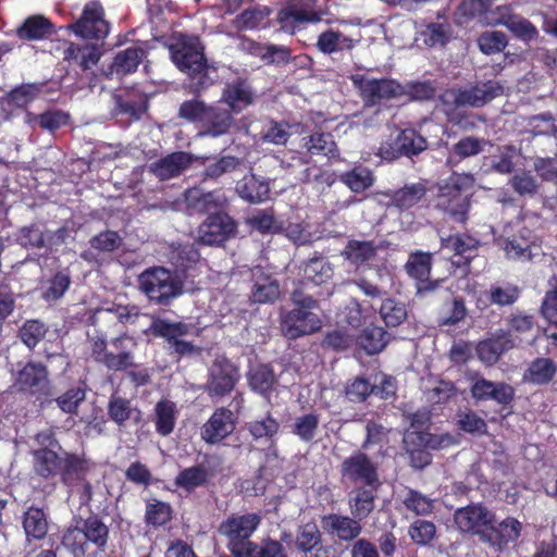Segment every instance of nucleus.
<instances>
[{"mask_svg": "<svg viewBox=\"0 0 557 557\" xmlns=\"http://www.w3.org/2000/svg\"><path fill=\"white\" fill-rule=\"evenodd\" d=\"M377 248V245L372 240L351 239L347 243L343 255L352 264L359 267L373 260Z\"/></svg>", "mask_w": 557, "mask_h": 557, "instance_id": "nucleus-39", "label": "nucleus"}, {"mask_svg": "<svg viewBox=\"0 0 557 557\" xmlns=\"http://www.w3.org/2000/svg\"><path fill=\"white\" fill-rule=\"evenodd\" d=\"M89 470L90 463L88 460L74 454L63 453L62 467L59 472L63 484L84 479Z\"/></svg>", "mask_w": 557, "mask_h": 557, "instance_id": "nucleus-36", "label": "nucleus"}, {"mask_svg": "<svg viewBox=\"0 0 557 557\" xmlns=\"http://www.w3.org/2000/svg\"><path fill=\"white\" fill-rule=\"evenodd\" d=\"M515 346H517V342L510 335L499 334L493 338L480 342L476 346V354L482 362L493 364L503 352Z\"/></svg>", "mask_w": 557, "mask_h": 557, "instance_id": "nucleus-30", "label": "nucleus"}, {"mask_svg": "<svg viewBox=\"0 0 557 557\" xmlns=\"http://www.w3.org/2000/svg\"><path fill=\"white\" fill-rule=\"evenodd\" d=\"M522 528V523L513 517H507L499 522L495 520L493 527H490L487 535H483V543L495 552H503L509 543L520 537Z\"/></svg>", "mask_w": 557, "mask_h": 557, "instance_id": "nucleus-17", "label": "nucleus"}, {"mask_svg": "<svg viewBox=\"0 0 557 557\" xmlns=\"http://www.w3.org/2000/svg\"><path fill=\"white\" fill-rule=\"evenodd\" d=\"M109 541V527L98 517L90 516L75 528H69L62 536V545L74 557H84L89 545L104 550Z\"/></svg>", "mask_w": 557, "mask_h": 557, "instance_id": "nucleus-2", "label": "nucleus"}, {"mask_svg": "<svg viewBox=\"0 0 557 557\" xmlns=\"http://www.w3.org/2000/svg\"><path fill=\"white\" fill-rule=\"evenodd\" d=\"M333 275L331 263L324 258H312L304 268V278L314 285H320Z\"/></svg>", "mask_w": 557, "mask_h": 557, "instance_id": "nucleus-48", "label": "nucleus"}, {"mask_svg": "<svg viewBox=\"0 0 557 557\" xmlns=\"http://www.w3.org/2000/svg\"><path fill=\"white\" fill-rule=\"evenodd\" d=\"M177 418L176 405L168 399L158 401L154 406V424L156 431L166 436L174 430Z\"/></svg>", "mask_w": 557, "mask_h": 557, "instance_id": "nucleus-38", "label": "nucleus"}, {"mask_svg": "<svg viewBox=\"0 0 557 557\" xmlns=\"http://www.w3.org/2000/svg\"><path fill=\"white\" fill-rule=\"evenodd\" d=\"M238 380L236 368L224 357H218L209 370L206 391L210 397H222L233 391Z\"/></svg>", "mask_w": 557, "mask_h": 557, "instance_id": "nucleus-14", "label": "nucleus"}, {"mask_svg": "<svg viewBox=\"0 0 557 557\" xmlns=\"http://www.w3.org/2000/svg\"><path fill=\"white\" fill-rule=\"evenodd\" d=\"M471 395L476 400H494L507 405L513 399L515 391L509 384L479 377L471 386Z\"/></svg>", "mask_w": 557, "mask_h": 557, "instance_id": "nucleus-21", "label": "nucleus"}, {"mask_svg": "<svg viewBox=\"0 0 557 557\" xmlns=\"http://www.w3.org/2000/svg\"><path fill=\"white\" fill-rule=\"evenodd\" d=\"M51 33L50 22L41 15H34L25 20L17 29V36L21 39L38 40Z\"/></svg>", "mask_w": 557, "mask_h": 557, "instance_id": "nucleus-44", "label": "nucleus"}, {"mask_svg": "<svg viewBox=\"0 0 557 557\" xmlns=\"http://www.w3.org/2000/svg\"><path fill=\"white\" fill-rule=\"evenodd\" d=\"M150 330L156 336L166 339L169 345H172L180 337L187 335L191 327L182 322L154 319L150 325Z\"/></svg>", "mask_w": 557, "mask_h": 557, "instance_id": "nucleus-43", "label": "nucleus"}, {"mask_svg": "<svg viewBox=\"0 0 557 557\" xmlns=\"http://www.w3.org/2000/svg\"><path fill=\"white\" fill-rule=\"evenodd\" d=\"M235 417L232 410L216 409L201 428V438L209 444H216L233 433Z\"/></svg>", "mask_w": 557, "mask_h": 557, "instance_id": "nucleus-18", "label": "nucleus"}, {"mask_svg": "<svg viewBox=\"0 0 557 557\" xmlns=\"http://www.w3.org/2000/svg\"><path fill=\"white\" fill-rule=\"evenodd\" d=\"M426 149V140L412 128L401 131L394 144H383L380 156L386 160H394L400 156L412 157Z\"/></svg>", "mask_w": 557, "mask_h": 557, "instance_id": "nucleus-15", "label": "nucleus"}, {"mask_svg": "<svg viewBox=\"0 0 557 557\" xmlns=\"http://www.w3.org/2000/svg\"><path fill=\"white\" fill-rule=\"evenodd\" d=\"M542 315L552 324L557 325V276L548 280V286L541 306Z\"/></svg>", "mask_w": 557, "mask_h": 557, "instance_id": "nucleus-62", "label": "nucleus"}, {"mask_svg": "<svg viewBox=\"0 0 557 557\" xmlns=\"http://www.w3.org/2000/svg\"><path fill=\"white\" fill-rule=\"evenodd\" d=\"M271 10L268 7H255L243 11L234 20L237 29L253 30L265 28L270 22Z\"/></svg>", "mask_w": 557, "mask_h": 557, "instance_id": "nucleus-35", "label": "nucleus"}, {"mask_svg": "<svg viewBox=\"0 0 557 557\" xmlns=\"http://www.w3.org/2000/svg\"><path fill=\"white\" fill-rule=\"evenodd\" d=\"M354 85L359 89L367 104H375L383 99L394 98L401 94V87L392 79H376L363 74L351 76Z\"/></svg>", "mask_w": 557, "mask_h": 557, "instance_id": "nucleus-12", "label": "nucleus"}, {"mask_svg": "<svg viewBox=\"0 0 557 557\" xmlns=\"http://www.w3.org/2000/svg\"><path fill=\"white\" fill-rule=\"evenodd\" d=\"M432 255L430 252L414 251L410 253L406 263L409 276L417 281V292L422 294L436 288L437 282H430Z\"/></svg>", "mask_w": 557, "mask_h": 557, "instance_id": "nucleus-20", "label": "nucleus"}, {"mask_svg": "<svg viewBox=\"0 0 557 557\" xmlns=\"http://www.w3.org/2000/svg\"><path fill=\"white\" fill-rule=\"evenodd\" d=\"M404 505L406 509L412 511L417 516H426L432 513L434 509V500L420 492L409 490Z\"/></svg>", "mask_w": 557, "mask_h": 557, "instance_id": "nucleus-61", "label": "nucleus"}, {"mask_svg": "<svg viewBox=\"0 0 557 557\" xmlns=\"http://www.w3.org/2000/svg\"><path fill=\"white\" fill-rule=\"evenodd\" d=\"M234 221L225 213L210 214L199 226L197 239L203 245H220L234 235Z\"/></svg>", "mask_w": 557, "mask_h": 557, "instance_id": "nucleus-16", "label": "nucleus"}, {"mask_svg": "<svg viewBox=\"0 0 557 557\" xmlns=\"http://www.w3.org/2000/svg\"><path fill=\"white\" fill-rule=\"evenodd\" d=\"M22 525L27 544L33 541H41L48 534V516L44 509L32 506L23 513Z\"/></svg>", "mask_w": 557, "mask_h": 557, "instance_id": "nucleus-27", "label": "nucleus"}, {"mask_svg": "<svg viewBox=\"0 0 557 557\" xmlns=\"http://www.w3.org/2000/svg\"><path fill=\"white\" fill-rule=\"evenodd\" d=\"M262 517L256 512L233 513L219 525V534L225 537L226 547L234 557H251L258 544L251 536L258 530Z\"/></svg>", "mask_w": 557, "mask_h": 557, "instance_id": "nucleus-1", "label": "nucleus"}, {"mask_svg": "<svg viewBox=\"0 0 557 557\" xmlns=\"http://www.w3.org/2000/svg\"><path fill=\"white\" fill-rule=\"evenodd\" d=\"M280 429L278 422L271 416L267 414L262 419L249 422L248 430L255 438H272L277 434Z\"/></svg>", "mask_w": 557, "mask_h": 557, "instance_id": "nucleus-64", "label": "nucleus"}, {"mask_svg": "<svg viewBox=\"0 0 557 557\" xmlns=\"http://www.w3.org/2000/svg\"><path fill=\"white\" fill-rule=\"evenodd\" d=\"M34 470L45 479L59 474L62 467L63 453L52 448H37L33 451Z\"/></svg>", "mask_w": 557, "mask_h": 557, "instance_id": "nucleus-31", "label": "nucleus"}, {"mask_svg": "<svg viewBox=\"0 0 557 557\" xmlns=\"http://www.w3.org/2000/svg\"><path fill=\"white\" fill-rule=\"evenodd\" d=\"M343 482L350 484H363L371 488L380 485L377 468L363 453H356L346 458L341 466Z\"/></svg>", "mask_w": 557, "mask_h": 557, "instance_id": "nucleus-9", "label": "nucleus"}, {"mask_svg": "<svg viewBox=\"0 0 557 557\" xmlns=\"http://www.w3.org/2000/svg\"><path fill=\"white\" fill-rule=\"evenodd\" d=\"M404 443L408 450L412 453V462L414 467L422 468L430 463V458L419 448L428 447L431 449H444L459 443L458 435L449 433L430 434L422 432H407L404 437Z\"/></svg>", "mask_w": 557, "mask_h": 557, "instance_id": "nucleus-8", "label": "nucleus"}, {"mask_svg": "<svg viewBox=\"0 0 557 557\" xmlns=\"http://www.w3.org/2000/svg\"><path fill=\"white\" fill-rule=\"evenodd\" d=\"M425 195V188L421 184L406 185L391 196V205L399 209H409L417 205Z\"/></svg>", "mask_w": 557, "mask_h": 557, "instance_id": "nucleus-47", "label": "nucleus"}, {"mask_svg": "<svg viewBox=\"0 0 557 557\" xmlns=\"http://www.w3.org/2000/svg\"><path fill=\"white\" fill-rule=\"evenodd\" d=\"M321 522L327 533L335 534L342 541H352L362 531L360 520L354 517L330 513L323 516Z\"/></svg>", "mask_w": 557, "mask_h": 557, "instance_id": "nucleus-25", "label": "nucleus"}, {"mask_svg": "<svg viewBox=\"0 0 557 557\" xmlns=\"http://www.w3.org/2000/svg\"><path fill=\"white\" fill-rule=\"evenodd\" d=\"M193 160L188 152H172L150 163L149 171L160 181H166L180 176L191 165Z\"/></svg>", "mask_w": 557, "mask_h": 557, "instance_id": "nucleus-19", "label": "nucleus"}, {"mask_svg": "<svg viewBox=\"0 0 557 557\" xmlns=\"http://www.w3.org/2000/svg\"><path fill=\"white\" fill-rule=\"evenodd\" d=\"M15 385L25 393H42L48 387V372L42 364L29 362L18 371Z\"/></svg>", "mask_w": 557, "mask_h": 557, "instance_id": "nucleus-24", "label": "nucleus"}, {"mask_svg": "<svg viewBox=\"0 0 557 557\" xmlns=\"http://www.w3.org/2000/svg\"><path fill=\"white\" fill-rule=\"evenodd\" d=\"M70 28L82 38L96 40L106 38L110 32L109 23L104 18V10L97 1L88 2L84 7L81 18Z\"/></svg>", "mask_w": 557, "mask_h": 557, "instance_id": "nucleus-10", "label": "nucleus"}, {"mask_svg": "<svg viewBox=\"0 0 557 557\" xmlns=\"http://www.w3.org/2000/svg\"><path fill=\"white\" fill-rule=\"evenodd\" d=\"M382 320L387 326H398L407 318V310L403 302L394 299H385L380 308Z\"/></svg>", "mask_w": 557, "mask_h": 557, "instance_id": "nucleus-57", "label": "nucleus"}, {"mask_svg": "<svg viewBox=\"0 0 557 557\" xmlns=\"http://www.w3.org/2000/svg\"><path fill=\"white\" fill-rule=\"evenodd\" d=\"M305 147L312 154L334 156L336 152V145L331 134H312L306 139Z\"/></svg>", "mask_w": 557, "mask_h": 557, "instance_id": "nucleus-58", "label": "nucleus"}, {"mask_svg": "<svg viewBox=\"0 0 557 557\" xmlns=\"http://www.w3.org/2000/svg\"><path fill=\"white\" fill-rule=\"evenodd\" d=\"M108 414L117 425L122 426L129 419L135 422L140 420V411L133 408L131 401L116 394H113L108 404Z\"/></svg>", "mask_w": 557, "mask_h": 557, "instance_id": "nucleus-40", "label": "nucleus"}, {"mask_svg": "<svg viewBox=\"0 0 557 557\" xmlns=\"http://www.w3.org/2000/svg\"><path fill=\"white\" fill-rule=\"evenodd\" d=\"M295 547L300 553H311L312 557H327L329 553V548L322 545V533L313 522L299 525L295 537Z\"/></svg>", "mask_w": 557, "mask_h": 557, "instance_id": "nucleus-23", "label": "nucleus"}, {"mask_svg": "<svg viewBox=\"0 0 557 557\" xmlns=\"http://www.w3.org/2000/svg\"><path fill=\"white\" fill-rule=\"evenodd\" d=\"M474 177L471 174L454 173L438 189L436 207L450 214L456 221L463 222L469 209L468 196L462 193L471 188Z\"/></svg>", "mask_w": 557, "mask_h": 557, "instance_id": "nucleus-5", "label": "nucleus"}, {"mask_svg": "<svg viewBox=\"0 0 557 557\" xmlns=\"http://www.w3.org/2000/svg\"><path fill=\"white\" fill-rule=\"evenodd\" d=\"M320 15L315 12L312 0H296L288 3L277 14V21L281 29L288 34H294L306 23L320 21Z\"/></svg>", "mask_w": 557, "mask_h": 557, "instance_id": "nucleus-13", "label": "nucleus"}, {"mask_svg": "<svg viewBox=\"0 0 557 557\" xmlns=\"http://www.w3.org/2000/svg\"><path fill=\"white\" fill-rule=\"evenodd\" d=\"M187 209L194 213H210L225 205V197L218 191L203 193L199 188H189L185 193Z\"/></svg>", "mask_w": 557, "mask_h": 557, "instance_id": "nucleus-26", "label": "nucleus"}, {"mask_svg": "<svg viewBox=\"0 0 557 557\" xmlns=\"http://www.w3.org/2000/svg\"><path fill=\"white\" fill-rule=\"evenodd\" d=\"M172 510L169 504L157 499L149 500L146 505V522L153 527H160L170 521Z\"/></svg>", "mask_w": 557, "mask_h": 557, "instance_id": "nucleus-60", "label": "nucleus"}, {"mask_svg": "<svg viewBox=\"0 0 557 557\" xmlns=\"http://www.w3.org/2000/svg\"><path fill=\"white\" fill-rule=\"evenodd\" d=\"M248 379L251 388L260 394L270 392L275 382L272 369L264 364L251 368Z\"/></svg>", "mask_w": 557, "mask_h": 557, "instance_id": "nucleus-54", "label": "nucleus"}, {"mask_svg": "<svg viewBox=\"0 0 557 557\" xmlns=\"http://www.w3.org/2000/svg\"><path fill=\"white\" fill-rule=\"evenodd\" d=\"M169 50L173 63L190 77L201 74L207 67L203 47L196 36L176 35Z\"/></svg>", "mask_w": 557, "mask_h": 557, "instance_id": "nucleus-6", "label": "nucleus"}, {"mask_svg": "<svg viewBox=\"0 0 557 557\" xmlns=\"http://www.w3.org/2000/svg\"><path fill=\"white\" fill-rule=\"evenodd\" d=\"M504 94V86L498 82L488 81L476 84L470 88L450 90L446 92V99H453L458 107L480 108Z\"/></svg>", "mask_w": 557, "mask_h": 557, "instance_id": "nucleus-11", "label": "nucleus"}, {"mask_svg": "<svg viewBox=\"0 0 557 557\" xmlns=\"http://www.w3.org/2000/svg\"><path fill=\"white\" fill-rule=\"evenodd\" d=\"M388 335L380 326L369 325L357 336L358 345L368 354L380 352L387 344Z\"/></svg>", "mask_w": 557, "mask_h": 557, "instance_id": "nucleus-42", "label": "nucleus"}, {"mask_svg": "<svg viewBox=\"0 0 557 557\" xmlns=\"http://www.w3.org/2000/svg\"><path fill=\"white\" fill-rule=\"evenodd\" d=\"M139 290L156 305H169L183 293V283L170 270L152 267L138 275Z\"/></svg>", "mask_w": 557, "mask_h": 557, "instance_id": "nucleus-3", "label": "nucleus"}, {"mask_svg": "<svg viewBox=\"0 0 557 557\" xmlns=\"http://www.w3.org/2000/svg\"><path fill=\"white\" fill-rule=\"evenodd\" d=\"M436 533L435 524L426 520L414 521L408 530V534L411 540L418 545H428Z\"/></svg>", "mask_w": 557, "mask_h": 557, "instance_id": "nucleus-63", "label": "nucleus"}, {"mask_svg": "<svg viewBox=\"0 0 557 557\" xmlns=\"http://www.w3.org/2000/svg\"><path fill=\"white\" fill-rule=\"evenodd\" d=\"M222 100L230 109L238 113L253 103L255 94L245 81H236L226 85L222 94Z\"/></svg>", "mask_w": 557, "mask_h": 557, "instance_id": "nucleus-29", "label": "nucleus"}, {"mask_svg": "<svg viewBox=\"0 0 557 557\" xmlns=\"http://www.w3.org/2000/svg\"><path fill=\"white\" fill-rule=\"evenodd\" d=\"M442 246L445 249L454 251L455 255L469 260L478 246V242L469 235H454L447 238H442Z\"/></svg>", "mask_w": 557, "mask_h": 557, "instance_id": "nucleus-53", "label": "nucleus"}, {"mask_svg": "<svg viewBox=\"0 0 557 557\" xmlns=\"http://www.w3.org/2000/svg\"><path fill=\"white\" fill-rule=\"evenodd\" d=\"M208 479V470L205 467L195 466L181 471L175 479V484L186 491H193L205 485Z\"/></svg>", "mask_w": 557, "mask_h": 557, "instance_id": "nucleus-50", "label": "nucleus"}, {"mask_svg": "<svg viewBox=\"0 0 557 557\" xmlns=\"http://www.w3.org/2000/svg\"><path fill=\"white\" fill-rule=\"evenodd\" d=\"M556 370L557 367L553 360L548 358H539L530 364L527 377L535 384H545L554 377Z\"/></svg>", "mask_w": 557, "mask_h": 557, "instance_id": "nucleus-52", "label": "nucleus"}, {"mask_svg": "<svg viewBox=\"0 0 557 557\" xmlns=\"http://www.w3.org/2000/svg\"><path fill=\"white\" fill-rule=\"evenodd\" d=\"M494 24L505 26L516 37L524 41H531L539 36L536 27L527 18L511 13L509 7L497 8Z\"/></svg>", "mask_w": 557, "mask_h": 557, "instance_id": "nucleus-22", "label": "nucleus"}, {"mask_svg": "<svg viewBox=\"0 0 557 557\" xmlns=\"http://www.w3.org/2000/svg\"><path fill=\"white\" fill-rule=\"evenodd\" d=\"M293 300L298 308L283 315L281 322L283 334L294 339L318 331L321 327V320L311 311L317 307V301L311 296H304L298 292L293 294Z\"/></svg>", "mask_w": 557, "mask_h": 557, "instance_id": "nucleus-4", "label": "nucleus"}, {"mask_svg": "<svg viewBox=\"0 0 557 557\" xmlns=\"http://www.w3.org/2000/svg\"><path fill=\"white\" fill-rule=\"evenodd\" d=\"M454 522L461 533L478 535L483 542V535H487L495 522V513L482 504H471L454 512Z\"/></svg>", "mask_w": 557, "mask_h": 557, "instance_id": "nucleus-7", "label": "nucleus"}, {"mask_svg": "<svg viewBox=\"0 0 557 557\" xmlns=\"http://www.w3.org/2000/svg\"><path fill=\"white\" fill-rule=\"evenodd\" d=\"M320 419L315 413L297 417L293 424V433L304 442H310L315 436Z\"/></svg>", "mask_w": 557, "mask_h": 557, "instance_id": "nucleus-59", "label": "nucleus"}, {"mask_svg": "<svg viewBox=\"0 0 557 557\" xmlns=\"http://www.w3.org/2000/svg\"><path fill=\"white\" fill-rule=\"evenodd\" d=\"M63 58L64 60L73 61L84 70H87L97 64L100 59V52L94 45L78 46L70 44L63 52Z\"/></svg>", "mask_w": 557, "mask_h": 557, "instance_id": "nucleus-41", "label": "nucleus"}, {"mask_svg": "<svg viewBox=\"0 0 557 557\" xmlns=\"http://www.w3.org/2000/svg\"><path fill=\"white\" fill-rule=\"evenodd\" d=\"M375 490L367 486L358 487L351 492L348 504L354 518L361 521L373 511Z\"/></svg>", "mask_w": 557, "mask_h": 557, "instance_id": "nucleus-34", "label": "nucleus"}, {"mask_svg": "<svg viewBox=\"0 0 557 557\" xmlns=\"http://www.w3.org/2000/svg\"><path fill=\"white\" fill-rule=\"evenodd\" d=\"M341 181L352 191L360 193L373 185L374 177L369 169L357 166L342 174Z\"/></svg>", "mask_w": 557, "mask_h": 557, "instance_id": "nucleus-51", "label": "nucleus"}, {"mask_svg": "<svg viewBox=\"0 0 557 557\" xmlns=\"http://www.w3.org/2000/svg\"><path fill=\"white\" fill-rule=\"evenodd\" d=\"M145 50L140 47H129L120 51L112 63L111 71L116 75L134 73L145 58Z\"/></svg>", "mask_w": 557, "mask_h": 557, "instance_id": "nucleus-37", "label": "nucleus"}, {"mask_svg": "<svg viewBox=\"0 0 557 557\" xmlns=\"http://www.w3.org/2000/svg\"><path fill=\"white\" fill-rule=\"evenodd\" d=\"M252 281L251 299L255 302H272L278 298L281 292L277 281L261 268L252 270Z\"/></svg>", "mask_w": 557, "mask_h": 557, "instance_id": "nucleus-28", "label": "nucleus"}, {"mask_svg": "<svg viewBox=\"0 0 557 557\" xmlns=\"http://www.w3.org/2000/svg\"><path fill=\"white\" fill-rule=\"evenodd\" d=\"M355 45V40L345 36L344 34L335 30H327L322 33L319 38L317 46L323 53L331 54L333 52L350 49Z\"/></svg>", "mask_w": 557, "mask_h": 557, "instance_id": "nucleus-46", "label": "nucleus"}, {"mask_svg": "<svg viewBox=\"0 0 557 557\" xmlns=\"http://www.w3.org/2000/svg\"><path fill=\"white\" fill-rule=\"evenodd\" d=\"M236 191L240 198L249 202H261L268 198L270 187L263 178L249 174L237 183Z\"/></svg>", "mask_w": 557, "mask_h": 557, "instance_id": "nucleus-32", "label": "nucleus"}, {"mask_svg": "<svg viewBox=\"0 0 557 557\" xmlns=\"http://www.w3.org/2000/svg\"><path fill=\"white\" fill-rule=\"evenodd\" d=\"M508 332L502 335H510L516 339L517 345L521 343V336L530 333L534 326V317L531 314H510L507 318Z\"/></svg>", "mask_w": 557, "mask_h": 557, "instance_id": "nucleus-56", "label": "nucleus"}, {"mask_svg": "<svg viewBox=\"0 0 557 557\" xmlns=\"http://www.w3.org/2000/svg\"><path fill=\"white\" fill-rule=\"evenodd\" d=\"M232 122L233 119L230 110L208 106L202 122L207 126V131H205L202 135H211L214 137L223 135L230 129Z\"/></svg>", "mask_w": 557, "mask_h": 557, "instance_id": "nucleus-33", "label": "nucleus"}, {"mask_svg": "<svg viewBox=\"0 0 557 557\" xmlns=\"http://www.w3.org/2000/svg\"><path fill=\"white\" fill-rule=\"evenodd\" d=\"M206 164L205 178H219L223 174L235 171L240 165V160L232 156H224L220 159L211 160L209 157L201 158Z\"/></svg>", "mask_w": 557, "mask_h": 557, "instance_id": "nucleus-49", "label": "nucleus"}, {"mask_svg": "<svg viewBox=\"0 0 557 557\" xmlns=\"http://www.w3.org/2000/svg\"><path fill=\"white\" fill-rule=\"evenodd\" d=\"M497 151L498 153L492 157V169L500 174L511 173L520 156L519 149L513 146H503L498 147Z\"/></svg>", "mask_w": 557, "mask_h": 557, "instance_id": "nucleus-55", "label": "nucleus"}, {"mask_svg": "<svg viewBox=\"0 0 557 557\" xmlns=\"http://www.w3.org/2000/svg\"><path fill=\"white\" fill-rule=\"evenodd\" d=\"M25 121L30 126L38 125L42 129L52 132L66 125L69 122V115L65 112L58 110L47 111L42 114L27 112Z\"/></svg>", "mask_w": 557, "mask_h": 557, "instance_id": "nucleus-45", "label": "nucleus"}]
</instances>
